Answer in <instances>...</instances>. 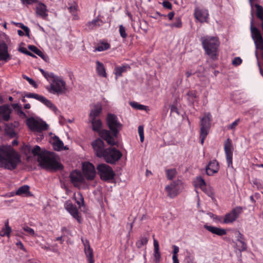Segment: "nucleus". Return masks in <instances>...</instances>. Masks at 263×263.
Wrapping results in <instances>:
<instances>
[{
  "instance_id": "7",
  "label": "nucleus",
  "mask_w": 263,
  "mask_h": 263,
  "mask_svg": "<svg viewBox=\"0 0 263 263\" xmlns=\"http://www.w3.org/2000/svg\"><path fill=\"white\" fill-rule=\"evenodd\" d=\"M26 124L30 130L35 132H40L48 128L46 122L39 118H28L26 120Z\"/></svg>"
},
{
  "instance_id": "54",
  "label": "nucleus",
  "mask_w": 263,
  "mask_h": 263,
  "mask_svg": "<svg viewBox=\"0 0 263 263\" xmlns=\"http://www.w3.org/2000/svg\"><path fill=\"white\" fill-rule=\"evenodd\" d=\"M241 63L242 60L240 57H235L232 62V64L235 66L240 65Z\"/></svg>"
},
{
  "instance_id": "50",
  "label": "nucleus",
  "mask_w": 263,
  "mask_h": 263,
  "mask_svg": "<svg viewBox=\"0 0 263 263\" xmlns=\"http://www.w3.org/2000/svg\"><path fill=\"white\" fill-rule=\"evenodd\" d=\"M43 75L47 79L48 81H51V80H52L54 78V77L56 76V75H55L52 72L49 73L46 71Z\"/></svg>"
},
{
  "instance_id": "16",
  "label": "nucleus",
  "mask_w": 263,
  "mask_h": 263,
  "mask_svg": "<svg viewBox=\"0 0 263 263\" xmlns=\"http://www.w3.org/2000/svg\"><path fill=\"white\" fill-rule=\"evenodd\" d=\"M224 150L228 166H232L233 147L231 141L230 139H228L224 142Z\"/></svg>"
},
{
  "instance_id": "29",
  "label": "nucleus",
  "mask_w": 263,
  "mask_h": 263,
  "mask_svg": "<svg viewBox=\"0 0 263 263\" xmlns=\"http://www.w3.org/2000/svg\"><path fill=\"white\" fill-rule=\"evenodd\" d=\"M154 261L155 262H158L160 261L161 259V254L159 251V242L155 238L154 239Z\"/></svg>"
},
{
  "instance_id": "53",
  "label": "nucleus",
  "mask_w": 263,
  "mask_h": 263,
  "mask_svg": "<svg viewBox=\"0 0 263 263\" xmlns=\"http://www.w3.org/2000/svg\"><path fill=\"white\" fill-rule=\"evenodd\" d=\"M23 229L25 232H27L29 235H30L31 236H34L35 233H34V231L33 230V229H32L28 226H25L23 228Z\"/></svg>"
},
{
  "instance_id": "19",
  "label": "nucleus",
  "mask_w": 263,
  "mask_h": 263,
  "mask_svg": "<svg viewBox=\"0 0 263 263\" xmlns=\"http://www.w3.org/2000/svg\"><path fill=\"white\" fill-rule=\"evenodd\" d=\"M81 240L84 246L85 254L86 255L88 262L94 263L95 259L93 256V251L92 249L90 246L89 241L86 239L84 240L83 238H81Z\"/></svg>"
},
{
  "instance_id": "31",
  "label": "nucleus",
  "mask_w": 263,
  "mask_h": 263,
  "mask_svg": "<svg viewBox=\"0 0 263 263\" xmlns=\"http://www.w3.org/2000/svg\"><path fill=\"white\" fill-rule=\"evenodd\" d=\"M130 68L128 65H124L122 66L116 67L114 73L116 75V79H117L119 77L122 76V73L127 71Z\"/></svg>"
},
{
  "instance_id": "35",
  "label": "nucleus",
  "mask_w": 263,
  "mask_h": 263,
  "mask_svg": "<svg viewBox=\"0 0 263 263\" xmlns=\"http://www.w3.org/2000/svg\"><path fill=\"white\" fill-rule=\"evenodd\" d=\"M52 144L53 148L56 151H61L63 149L64 144L63 142L57 136L53 138Z\"/></svg>"
},
{
  "instance_id": "64",
  "label": "nucleus",
  "mask_w": 263,
  "mask_h": 263,
  "mask_svg": "<svg viewBox=\"0 0 263 263\" xmlns=\"http://www.w3.org/2000/svg\"><path fill=\"white\" fill-rule=\"evenodd\" d=\"M174 12H171L167 15V16L170 20H172L173 19V18L174 17Z\"/></svg>"
},
{
  "instance_id": "28",
  "label": "nucleus",
  "mask_w": 263,
  "mask_h": 263,
  "mask_svg": "<svg viewBox=\"0 0 263 263\" xmlns=\"http://www.w3.org/2000/svg\"><path fill=\"white\" fill-rule=\"evenodd\" d=\"M96 71L98 75L101 77L107 78V74L103 64L99 61L96 62Z\"/></svg>"
},
{
  "instance_id": "33",
  "label": "nucleus",
  "mask_w": 263,
  "mask_h": 263,
  "mask_svg": "<svg viewBox=\"0 0 263 263\" xmlns=\"http://www.w3.org/2000/svg\"><path fill=\"white\" fill-rule=\"evenodd\" d=\"M103 24V22L101 19L96 18L91 22H88L87 26L89 29H94L97 27L102 26Z\"/></svg>"
},
{
  "instance_id": "18",
  "label": "nucleus",
  "mask_w": 263,
  "mask_h": 263,
  "mask_svg": "<svg viewBox=\"0 0 263 263\" xmlns=\"http://www.w3.org/2000/svg\"><path fill=\"white\" fill-rule=\"evenodd\" d=\"M71 183L74 186L79 187L84 182V178L79 171H74L70 175Z\"/></svg>"
},
{
  "instance_id": "11",
  "label": "nucleus",
  "mask_w": 263,
  "mask_h": 263,
  "mask_svg": "<svg viewBox=\"0 0 263 263\" xmlns=\"http://www.w3.org/2000/svg\"><path fill=\"white\" fill-rule=\"evenodd\" d=\"M251 36L254 42L256 48L263 50V37L260 31L255 27L251 26Z\"/></svg>"
},
{
  "instance_id": "59",
  "label": "nucleus",
  "mask_w": 263,
  "mask_h": 263,
  "mask_svg": "<svg viewBox=\"0 0 263 263\" xmlns=\"http://www.w3.org/2000/svg\"><path fill=\"white\" fill-rule=\"evenodd\" d=\"M22 3L24 5H31L37 2V0H21Z\"/></svg>"
},
{
  "instance_id": "13",
  "label": "nucleus",
  "mask_w": 263,
  "mask_h": 263,
  "mask_svg": "<svg viewBox=\"0 0 263 263\" xmlns=\"http://www.w3.org/2000/svg\"><path fill=\"white\" fill-rule=\"evenodd\" d=\"M194 15L197 21L202 23L208 22L209 14L207 9L197 7L195 8Z\"/></svg>"
},
{
  "instance_id": "6",
  "label": "nucleus",
  "mask_w": 263,
  "mask_h": 263,
  "mask_svg": "<svg viewBox=\"0 0 263 263\" xmlns=\"http://www.w3.org/2000/svg\"><path fill=\"white\" fill-rule=\"evenodd\" d=\"M97 170L100 178L102 180L111 182L115 178V172L107 164L104 163L100 164L97 166Z\"/></svg>"
},
{
  "instance_id": "36",
  "label": "nucleus",
  "mask_w": 263,
  "mask_h": 263,
  "mask_svg": "<svg viewBox=\"0 0 263 263\" xmlns=\"http://www.w3.org/2000/svg\"><path fill=\"white\" fill-rule=\"evenodd\" d=\"M29 193V187L28 185H23L17 190L16 195L27 196Z\"/></svg>"
},
{
  "instance_id": "46",
  "label": "nucleus",
  "mask_w": 263,
  "mask_h": 263,
  "mask_svg": "<svg viewBox=\"0 0 263 263\" xmlns=\"http://www.w3.org/2000/svg\"><path fill=\"white\" fill-rule=\"evenodd\" d=\"M26 97L28 98H34L41 102L44 96L39 95L36 93H29L26 95Z\"/></svg>"
},
{
  "instance_id": "47",
  "label": "nucleus",
  "mask_w": 263,
  "mask_h": 263,
  "mask_svg": "<svg viewBox=\"0 0 263 263\" xmlns=\"http://www.w3.org/2000/svg\"><path fill=\"white\" fill-rule=\"evenodd\" d=\"M167 177L169 180H172L174 178L176 174V171L175 169L167 170L166 171Z\"/></svg>"
},
{
  "instance_id": "22",
  "label": "nucleus",
  "mask_w": 263,
  "mask_h": 263,
  "mask_svg": "<svg viewBox=\"0 0 263 263\" xmlns=\"http://www.w3.org/2000/svg\"><path fill=\"white\" fill-rule=\"evenodd\" d=\"M35 14L37 17L46 18L48 16V10L46 6L42 3H39L36 6Z\"/></svg>"
},
{
  "instance_id": "15",
  "label": "nucleus",
  "mask_w": 263,
  "mask_h": 263,
  "mask_svg": "<svg viewBox=\"0 0 263 263\" xmlns=\"http://www.w3.org/2000/svg\"><path fill=\"white\" fill-rule=\"evenodd\" d=\"M212 116L210 112H206L200 118V132L209 133L211 127Z\"/></svg>"
},
{
  "instance_id": "5",
  "label": "nucleus",
  "mask_w": 263,
  "mask_h": 263,
  "mask_svg": "<svg viewBox=\"0 0 263 263\" xmlns=\"http://www.w3.org/2000/svg\"><path fill=\"white\" fill-rule=\"evenodd\" d=\"M46 89L51 93L62 94L66 91V84L62 78L56 76L51 80L50 85Z\"/></svg>"
},
{
  "instance_id": "30",
  "label": "nucleus",
  "mask_w": 263,
  "mask_h": 263,
  "mask_svg": "<svg viewBox=\"0 0 263 263\" xmlns=\"http://www.w3.org/2000/svg\"><path fill=\"white\" fill-rule=\"evenodd\" d=\"M18 124L19 123L17 122H14V123L6 124L5 128L6 133L12 137H14L15 135L14 129L17 127Z\"/></svg>"
},
{
  "instance_id": "51",
  "label": "nucleus",
  "mask_w": 263,
  "mask_h": 263,
  "mask_svg": "<svg viewBox=\"0 0 263 263\" xmlns=\"http://www.w3.org/2000/svg\"><path fill=\"white\" fill-rule=\"evenodd\" d=\"M119 32L121 36L124 39L127 37L125 28L122 25L119 26Z\"/></svg>"
},
{
  "instance_id": "25",
  "label": "nucleus",
  "mask_w": 263,
  "mask_h": 263,
  "mask_svg": "<svg viewBox=\"0 0 263 263\" xmlns=\"http://www.w3.org/2000/svg\"><path fill=\"white\" fill-rule=\"evenodd\" d=\"M10 59L8 46L5 43H0V61H7Z\"/></svg>"
},
{
  "instance_id": "42",
  "label": "nucleus",
  "mask_w": 263,
  "mask_h": 263,
  "mask_svg": "<svg viewBox=\"0 0 263 263\" xmlns=\"http://www.w3.org/2000/svg\"><path fill=\"white\" fill-rule=\"evenodd\" d=\"M171 28H180L182 27L181 20L179 17H177L175 20V22L173 23L170 24L168 25Z\"/></svg>"
},
{
  "instance_id": "45",
  "label": "nucleus",
  "mask_w": 263,
  "mask_h": 263,
  "mask_svg": "<svg viewBox=\"0 0 263 263\" xmlns=\"http://www.w3.org/2000/svg\"><path fill=\"white\" fill-rule=\"evenodd\" d=\"M12 23L15 24V25L17 26L18 27L21 28L25 32L26 35L27 36L29 35V29L28 27L25 26L23 24L21 23H15L14 22H12Z\"/></svg>"
},
{
  "instance_id": "40",
  "label": "nucleus",
  "mask_w": 263,
  "mask_h": 263,
  "mask_svg": "<svg viewBox=\"0 0 263 263\" xmlns=\"http://www.w3.org/2000/svg\"><path fill=\"white\" fill-rule=\"evenodd\" d=\"M28 48L34 53L36 54L37 55L44 59V54L35 46L30 45L28 47Z\"/></svg>"
},
{
  "instance_id": "24",
  "label": "nucleus",
  "mask_w": 263,
  "mask_h": 263,
  "mask_svg": "<svg viewBox=\"0 0 263 263\" xmlns=\"http://www.w3.org/2000/svg\"><path fill=\"white\" fill-rule=\"evenodd\" d=\"M12 110L8 105L0 106V117L4 121H7L10 119Z\"/></svg>"
},
{
  "instance_id": "20",
  "label": "nucleus",
  "mask_w": 263,
  "mask_h": 263,
  "mask_svg": "<svg viewBox=\"0 0 263 263\" xmlns=\"http://www.w3.org/2000/svg\"><path fill=\"white\" fill-rule=\"evenodd\" d=\"M65 209L73 216L79 222H81V218L77 208L73 205L70 201H67L65 203Z\"/></svg>"
},
{
  "instance_id": "34",
  "label": "nucleus",
  "mask_w": 263,
  "mask_h": 263,
  "mask_svg": "<svg viewBox=\"0 0 263 263\" xmlns=\"http://www.w3.org/2000/svg\"><path fill=\"white\" fill-rule=\"evenodd\" d=\"M11 232L12 229L9 226V221L7 220L5 223V227L2 228L0 232V236L2 237L7 236L8 238H10Z\"/></svg>"
},
{
  "instance_id": "37",
  "label": "nucleus",
  "mask_w": 263,
  "mask_h": 263,
  "mask_svg": "<svg viewBox=\"0 0 263 263\" xmlns=\"http://www.w3.org/2000/svg\"><path fill=\"white\" fill-rule=\"evenodd\" d=\"M73 198L76 200V203L79 205V208H81L83 205L84 198L82 194L80 192L78 193L77 195L74 193L73 195Z\"/></svg>"
},
{
  "instance_id": "27",
  "label": "nucleus",
  "mask_w": 263,
  "mask_h": 263,
  "mask_svg": "<svg viewBox=\"0 0 263 263\" xmlns=\"http://www.w3.org/2000/svg\"><path fill=\"white\" fill-rule=\"evenodd\" d=\"M195 184L196 186H199L200 188H201L204 192H205L206 194L210 195V194H212L213 193L212 192V190L210 189V192L208 191L206 189V184L205 180L203 178L201 177H197L195 181Z\"/></svg>"
},
{
  "instance_id": "63",
  "label": "nucleus",
  "mask_w": 263,
  "mask_h": 263,
  "mask_svg": "<svg viewBox=\"0 0 263 263\" xmlns=\"http://www.w3.org/2000/svg\"><path fill=\"white\" fill-rule=\"evenodd\" d=\"M253 184L256 186V187L258 188L261 185L260 182L257 179H254L253 181Z\"/></svg>"
},
{
  "instance_id": "12",
  "label": "nucleus",
  "mask_w": 263,
  "mask_h": 263,
  "mask_svg": "<svg viewBox=\"0 0 263 263\" xmlns=\"http://www.w3.org/2000/svg\"><path fill=\"white\" fill-rule=\"evenodd\" d=\"M242 211V209L241 207H236L231 212L225 215L222 221V223L228 224L233 222L237 219Z\"/></svg>"
},
{
  "instance_id": "43",
  "label": "nucleus",
  "mask_w": 263,
  "mask_h": 263,
  "mask_svg": "<svg viewBox=\"0 0 263 263\" xmlns=\"http://www.w3.org/2000/svg\"><path fill=\"white\" fill-rule=\"evenodd\" d=\"M148 242V238L146 237H141L136 243V245L138 248H141L142 246L146 245Z\"/></svg>"
},
{
  "instance_id": "60",
  "label": "nucleus",
  "mask_w": 263,
  "mask_h": 263,
  "mask_svg": "<svg viewBox=\"0 0 263 263\" xmlns=\"http://www.w3.org/2000/svg\"><path fill=\"white\" fill-rule=\"evenodd\" d=\"M162 6L168 9H172V4L168 2V1H164L162 3Z\"/></svg>"
},
{
  "instance_id": "41",
  "label": "nucleus",
  "mask_w": 263,
  "mask_h": 263,
  "mask_svg": "<svg viewBox=\"0 0 263 263\" xmlns=\"http://www.w3.org/2000/svg\"><path fill=\"white\" fill-rule=\"evenodd\" d=\"M130 105L134 108L138 109V110H145L146 108V106L140 104H139L136 102H130Z\"/></svg>"
},
{
  "instance_id": "39",
  "label": "nucleus",
  "mask_w": 263,
  "mask_h": 263,
  "mask_svg": "<svg viewBox=\"0 0 263 263\" xmlns=\"http://www.w3.org/2000/svg\"><path fill=\"white\" fill-rule=\"evenodd\" d=\"M255 6L256 8L257 16L263 22V7L258 4H255Z\"/></svg>"
},
{
  "instance_id": "21",
  "label": "nucleus",
  "mask_w": 263,
  "mask_h": 263,
  "mask_svg": "<svg viewBox=\"0 0 263 263\" xmlns=\"http://www.w3.org/2000/svg\"><path fill=\"white\" fill-rule=\"evenodd\" d=\"M219 167L218 162L216 160H213L209 162L206 167V173L209 176H212L218 172Z\"/></svg>"
},
{
  "instance_id": "44",
  "label": "nucleus",
  "mask_w": 263,
  "mask_h": 263,
  "mask_svg": "<svg viewBox=\"0 0 263 263\" xmlns=\"http://www.w3.org/2000/svg\"><path fill=\"white\" fill-rule=\"evenodd\" d=\"M236 247L240 252L245 251L247 249V245L244 240L237 242Z\"/></svg>"
},
{
  "instance_id": "58",
  "label": "nucleus",
  "mask_w": 263,
  "mask_h": 263,
  "mask_svg": "<svg viewBox=\"0 0 263 263\" xmlns=\"http://www.w3.org/2000/svg\"><path fill=\"white\" fill-rule=\"evenodd\" d=\"M19 51H21L22 53H24L27 54V55H30V56L32 57H35V55H34L32 53H31L29 51L27 50L24 48H20L19 49Z\"/></svg>"
},
{
  "instance_id": "3",
  "label": "nucleus",
  "mask_w": 263,
  "mask_h": 263,
  "mask_svg": "<svg viewBox=\"0 0 263 263\" xmlns=\"http://www.w3.org/2000/svg\"><path fill=\"white\" fill-rule=\"evenodd\" d=\"M201 41L206 53L212 59H216L220 45L218 39L215 36H205L201 37Z\"/></svg>"
},
{
  "instance_id": "9",
  "label": "nucleus",
  "mask_w": 263,
  "mask_h": 263,
  "mask_svg": "<svg viewBox=\"0 0 263 263\" xmlns=\"http://www.w3.org/2000/svg\"><path fill=\"white\" fill-rule=\"evenodd\" d=\"M122 153L115 148H108L105 150L104 158L105 161L108 163H114L122 157Z\"/></svg>"
},
{
  "instance_id": "57",
  "label": "nucleus",
  "mask_w": 263,
  "mask_h": 263,
  "mask_svg": "<svg viewBox=\"0 0 263 263\" xmlns=\"http://www.w3.org/2000/svg\"><path fill=\"white\" fill-rule=\"evenodd\" d=\"M173 256L172 257H178V253L179 252V247H177V246H175V245H174L173 246Z\"/></svg>"
},
{
  "instance_id": "1",
  "label": "nucleus",
  "mask_w": 263,
  "mask_h": 263,
  "mask_svg": "<svg viewBox=\"0 0 263 263\" xmlns=\"http://www.w3.org/2000/svg\"><path fill=\"white\" fill-rule=\"evenodd\" d=\"M31 153L34 156L37 157V162L42 168L51 171H56L63 168V165L52 154L42 151L37 145H35L32 149Z\"/></svg>"
},
{
  "instance_id": "4",
  "label": "nucleus",
  "mask_w": 263,
  "mask_h": 263,
  "mask_svg": "<svg viewBox=\"0 0 263 263\" xmlns=\"http://www.w3.org/2000/svg\"><path fill=\"white\" fill-rule=\"evenodd\" d=\"M89 120L91 123L93 130L97 132L99 136L105 140L108 144L115 145L117 144V142L114 139V137L111 136L110 131L106 129H101L102 123L100 120L90 119Z\"/></svg>"
},
{
  "instance_id": "48",
  "label": "nucleus",
  "mask_w": 263,
  "mask_h": 263,
  "mask_svg": "<svg viewBox=\"0 0 263 263\" xmlns=\"http://www.w3.org/2000/svg\"><path fill=\"white\" fill-rule=\"evenodd\" d=\"M140 27L141 29L144 31L145 33H147L148 32V26L147 23L145 21H143L140 22Z\"/></svg>"
},
{
  "instance_id": "2",
  "label": "nucleus",
  "mask_w": 263,
  "mask_h": 263,
  "mask_svg": "<svg viewBox=\"0 0 263 263\" xmlns=\"http://www.w3.org/2000/svg\"><path fill=\"white\" fill-rule=\"evenodd\" d=\"M20 161L19 155L10 146L0 147V167L12 170Z\"/></svg>"
},
{
  "instance_id": "56",
  "label": "nucleus",
  "mask_w": 263,
  "mask_h": 263,
  "mask_svg": "<svg viewBox=\"0 0 263 263\" xmlns=\"http://www.w3.org/2000/svg\"><path fill=\"white\" fill-rule=\"evenodd\" d=\"M24 78L29 82V83L30 84L33 86L35 88H37V85L36 83H35V82L33 80H32V79H31L27 76H25V77H24Z\"/></svg>"
},
{
  "instance_id": "52",
  "label": "nucleus",
  "mask_w": 263,
  "mask_h": 263,
  "mask_svg": "<svg viewBox=\"0 0 263 263\" xmlns=\"http://www.w3.org/2000/svg\"><path fill=\"white\" fill-rule=\"evenodd\" d=\"M138 133L140 136V141L141 142H143L144 139V128L142 126H139L138 127Z\"/></svg>"
},
{
  "instance_id": "17",
  "label": "nucleus",
  "mask_w": 263,
  "mask_h": 263,
  "mask_svg": "<svg viewBox=\"0 0 263 263\" xmlns=\"http://www.w3.org/2000/svg\"><path fill=\"white\" fill-rule=\"evenodd\" d=\"M91 146L97 156L100 158L102 157L105 150L104 149V142L101 139L98 138L91 143Z\"/></svg>"
},
{
  "instance_id": "23",
  "label": "nucleus",
  "mask_w": 263,
  "mask_h": 263,
  "mask_svg": "<svg viewBox=\"0 0 263 263\" xmlns=\"http://www.w3.org/2000/svg\"><path fill=\"white\" fill-rule=\"evenodd\" d=\"M102 111V105L100 103H98L92 105L89 114L90 119H96Z\"/></svg>"
},
{
  "instance_id": "61",
  "label": "nucleus",
  "mask_w": 263,
  "mask_h": 263,
  "mask_svg": "<svg viewBox=\"0 0 263 263\" xmlns=\"http://www.w3.org/2000/svg\"><path fill=\"white\" fill-rule=\"evenodd\" d=\"M242 240H244L243 235L239 232H238L237 233V241L239 242Z\"/></svg>"
},
{
  "instance_id": "38",
  "label": "nucleus",
  "mask_w": 263,
  "mask_h": 263,
  "mask_svg": "<svg viewBox=\"0 0 263 263\" xmlns=\"http://www.w3.org/2000/svg\"><path fill=\"white\" fill-rule=\"evenodd\" d=\"M110 45L106 42H101L98 44L97 47L95 48V51H102L106 50L109 48Z\"/></svg>"
},
{
  "instance_id": "55",
  "label": "nucleus",
  "mask_w": 263,
  "mask_h": 263,
  "mask_svg": "<svg viewBox=\"0 0 263 263\" xmlns=\"http://www.w3.org/2000/svg\"><path fill=\"white\" fill-rule=\"evenodd\" d=\"M208 133H209L200 132V141H201V144L202 145L203 144L204 140H205L206 136L208 135Z\"/></svg>"
},
{
  "instance_id": "26",
  "label": "nucleus",
  "mask_w": 263,
  "mask_h": 263,
  "mask_svg": "<svg viewBox=\"0 0 263 263\" xmlns=\"http://www.w3.org/2000/svg\"><path fill=\"white\" fill-rule=\"evenodd\" d=\"M204 228L212 234L217 235L219 236L224 235L227 234L226 230L222 228L207 225L204 226Z\"/></svg>"
},
{
  "instance_id": "62",
  "label": "nucleus",
  "mask_w": 263,
  "mask_h": 263,
  "mask_svg": "<svg viewBox=\"0 0 263 263\" xmlns=\"http://www.w3.org/2000/svg\"><path fill=\"white\" fill-rule=\"evenodd\" d=\"M16 246L18 248L21 249V250L23 251H25V248L23 244V243L21 241H18L16 243Z\"/></svg>"
},
{
  "instance_id": "49",
  "label": "nucleus",
  "mask_w": 263,
  "mask_h": 263,
  "mask_svg": "<svg viewBox=\"0 0 263 263\" xmlns=\"http://www.w3.org/2000/svg\"><path fill=\"white\" fill-rule=\"evenodd\" d=\"M240 119H237V120L234 121L232 124L229 125L227 126L228 129H231L234 130L235 129L236 127L238 125Z\"/></svg>"
},
{
  "instance_id": "8",
  "label": "nucleus",
  "mask_w": 263,
  "mask_h": 263,
  "mask_svg": "<svg viewBox=\"0 0 263 263\" xmlns=\"http://www.w3.org/2000/svg\"><path fill=\"white\" fill-rule=\"evenodd\" d=\"M107 123L110 129L113 132L111 136L116 140L117 135L121 129L122 125L119 122L118 118L115 115L109 114L107 117Z\"/></svg>"
},
{
  "instance_id": "32",
  "label": "nucleus",
  "mask_w": 263,
  "mask_h": 263,
  "mask_svg": "<svg viewBox=\"0 0 263 263\" xmlns=\"http://www.w3.org/2000/svg\"><path fill=\"white\" fill-rule=\"evenodd\" d=\"M42 103L45 104L47 107L52 110L55 114L59 113V110L57 107L48 99L43 97L42 101H41Z\"/></svg>"
},
{
  "instance_id": "10",
  "label": "nucleus",
  "mask_w": 263,
  "mask_h": 263,
  "mask_svg": "<svg viewBox=\"0 0 263 263\" xmlns=\"http://www.w3.org/2000/svg\"><path fill=\"white\" fill-rule=\"evenodd\" d=\"M181 189V182L179 180L172 182L170 184L166 185L165 187V190L167 193V196L171 198L177 196Z\"/></svg>"
},
{
  "instance_id": "14",
  "label": "nucleus",
  "mask_w": 263,
  "mask_h": 263,
  "mask_svg": "<svg viewBox=\"0 0 263 263\" xmlns=\"http://www.w3.org/2000/svg\"><path fill=\"white\" fill-rule=\"evenodd\" d=\"M82 171L87 180H93L96 176V173L95 167L89 162H84L83 164Z\"/></svg>"
}]
</instances>
